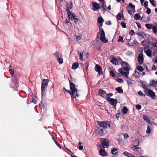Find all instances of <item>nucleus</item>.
Masks as SVG:
<instances>
[{"instance_id": "nucleus-21", "label": "nucleus", "mask_w": 157, "mask_h": 157, "mask_svg": "<svg viewBox=\"0 0 157 157\" xmlns=\"http://www.w3.org/2000/svg\"><path fill=\"white\" fill-rule=\"evenodd\" d=\"M129 8L130 7L132 9V11L133 13H134L135 12V5H133L132 3H130L129 4V5L128 6Z\"/></svg>"}, {"instance_id": "nucleus-16", "label": "nucleus", "mask_w": 157, "mask_h": 157, "mask_svg": "<svg viewBox=\"0 0 157 157\" xmlns=\"http://www.w3.org/2000/svg\"><path fill=\"white\" fill-rule=\"evenodd\" d=\"M93 6L94 8L93 10L94 11H96V10L100 8V5L96 2H94L93 3Z\"/></svg>"}, {"instance_id": "nucleus-57", "label": "nucleus", "mask_w": 157, "mask_h": 157, "mask_svg": "<svg viewBox=\"0 0 157 157\" xmlns=\"http://www.w3.org/2000/svg\"><path fill=\"white\" fill-rule=\"evenodd\" d=\"M151 129H150V128H149V127L148 126H147V130L146 131V132L147 133H150V132H151Z\"/></svg>"}, {"instance_id": "nucleus-3", "label": "nucleus", "mask_w": 157, "mask_h": 157, "mask_svg": "<svg viewBox=\"0 0 157 157\" xmlns=\"http://www.w3.org/2000/svg\"><path fill=\"white\" fill-rule=\"evenodd\" d=\"M97 124L102 128L105 129L109 128L110 127V123L107 121H97Z\"/></svg>"}, {"instance_id": "nucleus-44", "label": "nucleus", "mask_w": 157, "mask_h": 157, "mask_svg": "<svg viewBox=\"0 0 157 157\" xmlns=\"http://www.w3.org/2000/svg\"><path fill=\"white\" fill-rule=\"evenodd\" d=\"M109 74L110 75L113 77H115L116 75L114 72L113 71H110Z\"/></svg>"}, {"instance_id": "nucleus-22", "label": "nucleus", "mask_w": 157, "mask_h": 157, "mask_svg": "<svg viewBox=\"0 0 157 157\" xmlns=\"http://www.w3.org/2000/svg\"><path fill=\"white\" fill-rule=\"evenodd\" d=\"M67 13L68 14V18L71 20H73V18L74 15V13L73 14L71 11L69 12H67Z\"/></svg>"}, {"instance_id": "nucleus-34", "label": "nucleus", "mask_w": 157, "mask_h": 157, "mask_svg": "<svg viewBox=\"0 0 157 157\" xmlns=\"http://www.w3.org/2000/svg\"><path fill=\"white\" fill-rule=\"evenodd\" d=\"M136 78H138L140 76V74L137 71H135L134 73L133 74Z\"/></svg>"}, {"instance_id": "nucleus-45", "label": "nucleus", "mask_w": 157, "mask_h": 157, "mask_svg": "<svg viewBox=\"0 0 157 157\" xmlns=\"http://www.w3.org/2000/svg\"><path fill=\"white\" fill-rule=\"evenodd\" d=\"M134 145L136 146H138L139 144V141L138 140H135L134 142Z\"/></svg>"}, {"instance_id": "nucleus-55", "label": "nucleus", "mask_w": 157, "mask_h": 157, "mask_svg": "<svg viewBox=\"0 0 157 157\" xmlns=\"http://www.w3.org/2000/svg\"><path fill=\"white\" fill-rule=\"evenodd\" d=\"M70 18H67L65 20V23L66 24H67L70 22Z\"/></svg>"}, {"instance_id": "nucleus-5", "label": "nucleus", "mask_w": 157, "mask_h": 157, "mask_svg": "<svg viewBox=\"0 0 157 157\" xmlns=\"http://www.w3.org/2000/svg\"><path fill=\"white\" fill-rule=\"evenodd\" d=\"M104 130H105V129L98 125L96 130L95 133L99 136H101L103 135Z\"/></svg>"}, {"instance_id": "nucleus-62", "label": "nucleus", "mask_w": 157, "mask_h": 157, "mask_svg": "<svg viewBox=\"0 0 157 157\" xmlns=\"http://www.w3.org/2000/svg\"><path fill=\"white\" fill-rule=\"evenodd\" d=\"M124 138L125 139H127L128 137L129 136L127 134H125L124 135Z\"/></svg>"}, {"instance_id": "nucleus-61", "label": "nucleus", "mask_w": 157, "mask_h": 157, "mask_svg": "<svg viewBox=\"0 0 157 157\" xmlns=\"http://www.w3.org/2000/svg\"><path fill=\"white\" fill-rule=\"evenodd\" d=\"M123 154L125 156H127L128 155H129V153H128L127 151H125V152H124L123 153Z\"/></svg>"}, {"instance_id": "nucleus-19", "label": "nucleus", "mask_w": 157, "mask_h": 157, "mask_svg": "<svg viewBox=\"0 0 157 157\" xmlns=\"http://www.w3.org/2000/svg\"><path fill=\"white\" fill-rule=\"evenodd\" d=\"M123 13V11H122L121 13H118L117 14V17L118 20H121V17L124 18Z\"/></svg>"}, {"instance_id": "nucleus-26", "label": "nucleus", "mask_w": 157, "mask_h": 157, "mask_svg": "<svg viewBox=\"0 0 157 157\" xmlns=\"http://www.w3.org/2000/svg\"><path fill=\"white\" fill-rule=\"evenodd\" d=\"M79 66L78 63H75L72 66V68L73 69H75L77 68Z\"/></svg>"}, {"instance_id": "nucleus-4", "label": "nucleus", "mask_w": 157, "mask_h": 157, "mask_svg": "<svg viewBox=\"0 0 157 157\" xmlns=\"http://www.w3.org/2000/svg\"><path fill=\"white\" fill-rule=\"evenodd\" d=\"M48 79H44L42 82L41 86V90L42 96L43 95L44 91L48 86Z\"/></svg>"}, {"instance_id": "nucleus-59", "label": "nucleus", "mask_w": 157, "mask_h": 157, "mask_svg": "<svg viewBox=\"0 0 157 157\" xmlns=\"http://www.w3.org/2000/svg\"><path fill=\"white\" fill-rule=\"evenodd\" d=\"M120 113H117L116 114V117L118 120H119V118L120 117Z\"/></svg>"}, {"instance_id": "nucleus-1", "label": "nucleus", "mask_w": 157, "mask_h": 157, "mask_svg": "<svg viewBox=\"0 0 157 157\" xmlns=\"http://www.w3.org/2000/svg\"><path fill=\"white\" fill-rule=\"evenodd\" d=\"M120 64L122 65L126 66L125 67H122L119 70V72L123 76H124L125 78H128V75L129 74V70L130 67L129 64L126 62L121 61Z\"/></svg>"}, {"instance_id": "nucleus-43", "label": "nucleus", "mask_w": 157, "mask_h": 157, "mask_svg": "<svg viewBox=\"0 0 157 157\" xmlns=\"http://www.w3.org/2000/svg\"><path fill=\"white\" fill-rule=\"evenodd\" d=\"M12 77L13 76L14 70L13 69H10L9 71Z\"/></svg>"}, {"instance_id": "nucleus-24", "label": "nucleus", "mask_w": 157, "mask_h": 157, "mask_svg": "<svg viewBox=\"0 0 157 157\" xmlns=\"http://www.w3.org/2000/svg\"><path fill=\"white\" fill-rule=\"evenodd\" d=\"M104 21V20L102 17H99L98 19V22L100 24L99 26L101 27L102 25V23Z\"/></svg>"}, {"instance_id": "nucleus-15", "label": "nucleus", "mask_w": 157, "mask_h": 157, "mask_svg": "<svg viewBox=\"0 0 157 157\" xmlns=\"http://www.w3.org/2000/svg\"><path fill=\"white\" fill-rule=\"evenodd\" d=\"M66 7L67 8V12H69L70 11V9H71L72 7V2H71L69 3H67L66 4Z\"/></svg>"}, {"instance_id": "nucleus-14", "label": "nucleus", "mask_w": 157, "mask_h": 157, "mask_svg": "<svg viewBox=\"0 0 157 157\" xmlns=\"http://www.w3.org/2000/svg\"><path fill=\"white\" fill-rule=\"evenodd\" d=\"M95 71L98 72V73L99 74H102V71L100 66L96 64L94 67Z\"/></svg>"}, {"instance_id": "nucleus-8", "label": "nucleus", "mask_w": 157, "mask_h": 157, "mask_svg": "<svg viewBox=\"0 0 157 157\" xmlns=\"http://www.w3.org/2000/svg\"><path fill=\"white\" fill-rule=\"evenodd\" d=\"M147 95L153 99H155V93L152 90L149 89L147 91Z\"/></svg>"}, {"instance_id": "nucleus-46", "label": "nucleus", "mask_w": 157, "mask_h": 157, "mask_svg": "<svg viewBox=\"0 0 157 157\" xmlns=\"http://www.w3.org/2000/svg\"><path fill=\"white\" fill-rule=\"evenodd\" d=\"M57 60H58V63L60 64H62L63 63V59L61 58L57 59Z\"/></svg>"}, {"instance_id": "nucleus-63", "label": "nucleus", "mask_w": 157, "mask_h": 157, "mask_svg": "<svg viewBox=\"0 0 157 157\" xmlns=\"http://www.w3.org/2000/svg\"><path fill=\"white\" fill-rule=\"evenodd\" d=\"M118 141L120 144H123V141L122 140L120 139H119L118 140Z\"/></svg>"}, {"instance_id": "nucleus-52", "label": "nucleus", "mask_w": 157, "mask_h": 157, "mask_svg": "<svg viewBox=\"0 0 157 157\" xmlns=\"http://www.w3.org/2000/svg\"><path fill=\"white\" fill-rule=\"evenodd\" d=\"M138 94L142 96V97H143V96H145V95H144L143 93L142 92V91H139L138 92Z\"/></svg>"}, {"instance_id": "nucleus-54", "label": "nucleus", "mask_w": 157, "mask_h": 157, "mask_svg": "<svg viewBox=\"0 0 157 157\" xmlns=\"http://www.w3.org/2000/svg\"><path fill=\"white\" fill-rule=\"evenodd\" d=\"M148 2L147 1H145L144 3V6L145 8H147V5H148Z\"/></svg>"}, {"instance_id": "nucleus-53", "label": "nucleus", "mask_w": 157, "mask_h": 157, "mask_svg": "<svg viewBox=\"0 0 157 157\" xmlns=\"http://www.w3.org/2000/svg\"><path fill=\"white\" fill-rule=\"evenodd\" d=\"M136 107L137 109L139 110L141 109V106L140 105H136Z\"/></svg>"}, {"instance_id": "nucleus-42", "label": "nucleus", "mask_w": 157, "mask_h": 157, "mask_svg": "<svg viewBox=\"0 0 157 157\" xmlns=\"http://www.w3.org/2000/svg\"><path fill=\"white\" fill-rule=\"evenodd\" d=\"M137 70L140 72H142L144 70V69L141 66H138L137 67Z\"/></svg>"}, {"instance_id": "nucleus-49", "label": "nucleus", "mask_w": 157, "mask_h": 157, "mask_svg": "<svg viewBox=\"0 0 157 157\" xmlns=\"http://www.w3.org/2000/svg\"><path fill=\"white\" fill-rule=\"evenodd\" d=\"M121 25L122 27L123 28H126V24L124 22H121Z\"/></svg>"}, {"instance_id": "nucleus-39", "label": "nucleus", "mask_w": 157, "mask_h": 157, "mask_svg": "<svg viewBox=\"0 0 157 157\" xmlns=\"http://www.w3.org/2000/svg\"><path fill=\"white\" fill-rule=\"evenodd\" d=\"M123 37L119 36V39L117 41L118 42H123L124 41L123 40Z\"/></svg>"}, {"instance_id": "nucleus-30", "label": "nucleus", "mask_w": 157, "mask_h": 157, "mask_svg": "<svg viewBox=\"0 0 157 157\" xmlns=\"http://www.w3.org/2000/svg\"><path fill=\"white\" fill-rule=\"evenodd\" d=\"M117 149L116 148H114L112 150L111 153L113 155H116L117 153Z\"/></svg>"}, {"instance_id": "nucleus-50", "label": "nucleus", "mask_w": 157, "mask_h": 157, "mask_svg": "<svg viewBox=\"0 0 157 157\" xmlns=\"http://www.w3.org/2000/svg\"><path fill=\"white\" fill-rule=\"evenodd\" d=\"M146 8L147 9V11H146V13L147 14H149L151 13V9H149L148 7Z\"/></svg>"}, {"instance_id": "nucleus-18", "label": "nucleus", "mask_w": 157, "mask_h": 157, "mask_svg": "<svg viewBox=\"0 0 157 157\" xmlns=\"http://www.w3.org/2000/svg\"><path fill=\"white\" fill-rule=\"evenodd\" d=\"M99 152L100 155L102 156H104L106 155V152L104 149H100L99 151Z\"/></svg>"}, {"instance_id": "nucleus-9", "label": "nucleus", "mask_w": 157, "mask_h": 157, "mask_svg": "<svg viewBox=\"0 0 157 157\" xmlns=\"http://www.w3.org/2000/svg\"><path fill=\"white\" fill-rule=\"evenodd\" d=\"M141 84L142 88L144 89V91L146 93L147 90H149L148 87L150 85H148L146 82L143 81L141 82Z\"/></svg>"}, {"instance_id": "nucleus-58", "label": "nucleus", "mask_w": 157, "mask_h": 157, "mask_svg": "<svg viewBox=\"0 0 157 157\" xmlns=\"http://www.w3.org/2000/svg\"><path fill=\"white\" fill-rule=\"evenodd\" d=\"M75 36L76 37V40H79L81 39V37L80 36L77 35V36Z\"/></svg>"}, {"instance_id": "nucleus-6", "label": "nucleus", "mask_w": 157, "mask_h": 157, "mask_svg": "<svg viewBox=\"0 0 157 157\" xmlns=\"http://www.w3.org/2000/svg\"><path fill=\"white\" fill-rule=\"evenodd\" d=\"M101 36L100 38V40L104 43H107L108 40L105 37V33L102 29H101Z\"/></svg>"}, {"instance_id": "nucleus-33", "label": "nucleus", "mask_w": 157, "mask_h": 157, "mask_svg": "<svg viewBox=\"0 0 157 157\" xmlns=\"http://www.w3.org/2000/svg\"><path fill=\"white\" fill-rule=\"evenodd\" d=\"M144 121L147 123H150V121L148 119L146 115L144 116Z\"/></svg>"}, {"instance_id": "nucleus-13", "label": "nucleus", "mask_w": 157, "mask_h": 157, "mask_svg": "<svg viewBox=\"0 0 157 157\" xmlns=\"http://www.w3.org/2000/svg\"><path fill=\"white\" fill-rule=\"evenodd\" d=\"M144 52L148 57H151V56L152 53L150 49L145 48H144Z\"/></svg>"}, {"instance_id": "nucleus-10", "label": "nucleus", "mask_w": 157, "mask_h": 157, "mask_svg": "<svg viewBox=\"0 0 157 157\" xmlns=\"http://www.w3.org/2000/svg\"><path fill=\"white\" fill-rule=\"evenodd\" d=\"M138 61L139 64L140 65L142 64L144 61L143 56L142 53H140L138 56Z\"/></svg>"}, {"instance_id": "nucleus-29", "label": "nucleus", "mask_w": 157, "mask_h": 157, "mask_svg": "<svg viewBox=\"0 0 157 157\" xmlns=\"http://www.w3.org/2000/svg\"><path fill=\"white\" fill-rule=\"evenodd\" d=\"M134 18L136 20L140 19V14L138 13L134 15Z\"/></svg>"}, {"instance_id": "nucleus-36", "label": "nucleus", "mask_w": 157, "mask_h": 157, "mask_svg": "<svg viewBox=\"0 0 157 157\" xmlns=\"http://www.w3.org/2000/svg\"><path fill=\"white\" fill-rule=\"evenodd\" d=\"M152 28L153 32L154 33H156L157 32V27L155 26V24L154 26H152Z\"/></svg>"}, {"instance_id": "nucleus-27", "label": "nucleus", "mask_w": 157, "mask_h": 157, "mask_svg": "<svg viewBox=\"0 0 157 157\" xmlns=\"http://www.w3.org/2000/svg\"><path fill=\"white\" fill-rule=\"evenodd\" d=\"M94 48L95 50H97L98 51H100L101 50V46L98 45H95L94 46Z\"/></svg>"}, {"instance_id": "nucleus-17", "label": "nucleus", "mask_w": 157, "mask_h": 157, "mask_svg": "<svg viewBox=\"0 0 157 157\" xmlns=\"http://www.w3.org/2000/svg\"><path fill=\"white\" fill-rule=\"evenodd\" d=\"M111 62L115 65H118L120 64V63H119L118 60L114 58H113L111 60Z\"/></svg>"}, {"instance_id": "nucleus-28", "label": "nucleus", "mask_w": 157, "mask_h": 157, "mask_svg": "<svg viewBox=\"0 0 157 157\" xmlns=\"http://www.w3.org/2000/svg\"><path fill=\"white\" fill-rule=\"evenodd\" d=\"M128 111V109L125 106H124L123 108L122 112L124 114H126Z\"/></svg>"}, {"instance_id": "nucleus-47", "label": "nucleus", "mask_w": 157, "mask_h": 157, "mask_svg": "<svg viewBox=\"0 0 157 157\" xmlns=\"http://www.w3.org/2000/svg\"><path fill=\"white\" fill-rule=\"evenodd\" d=\"M131 148L132 150H134L135 151H136V149H138L140 150V148L137 147L136 146L132 147Z\"/></svg>"}, {"instance_id": "nucleus-35", "label": "nucleus", "mask_w": 157, "mask_h": 157, "mask_svg": "<svg viewBox=\"0 0 157 157\" xmlns=\"http://www.w3.org/2000/svg\"><path fill=\"white\" fill-rule=\"evenodd\" d=\"M116 90L120 93H123V91L121 87H118L116 88Z\"/></svg>"}, {"instance_id": "nucleus-60", "label": "nucleus", "mask_w": 157, "mask_h": 157, "mask_svg": "<svg viewBox=\"0 0 157 157\" xmlns=\"http://www.w3.org/2000/svg\"><path fill=\"white\" fill-rule=\"evenodd\" d=\"M137 34L140 36H143V35L144 34V33H137Z\"/></svg>"}, {"instance_id": "nucleus-2", "label": "nucleus", "mask_w": 157, "mask_h": 157, "mask_svg": "<svg viewBox=\"0 0 157 157\" xmlns=\"http://www.w3.org/2000/svg\"><path fill=\"white\" fill-rule=\"evenodd\" d=\"M69 82L71 91L65 89L66 91L70 94L71 98H76L78 97V94L77 93V89L76 88L75 84L73 83H71L70 80Z\"/></svg>"}, {"instance_id": "nucleus-64", "label": "nucleus", "mask_w": 157, "mask_h": 157, "mask_svg": "<svg viewBox=\"0 0 157 157\" xmlns=\"http://www.w3.org/2000/svg\"><path fill=\"white\" fill-rule=\"evenodd\" d=\"M128 157H135V156H133L132 154L129 153V155H128L127 156Z\"/></svg>"}, {"instance_id": "nucleus-38", "label": "nucleus", "mask_w": 157, "mask_h": 157, "mask_svg": "<svg viewBox=\"0 0 157 157\" xmlns=\"http://www.w3.org/2000/svg\"><path fill=\"white\" fill-rule=\"evenodd\" d=\"M83 55V52L79 53V59L80 60H81V61H83L84 60L83 58V56H82Z\"/></svg>"}, {"instance_id": "nucleus-32", "label": "nucleus", "mask_w": 157, "mask_h": 157, "mask_svg": "<svg viewBox=\"0 0 157 157\" xmlns=\"http://www.w3.org/2000/svg\"><path fill=\"white\" fill-rule=\"evenodd\" d=\"M145 26L146 28L148 29H151L152 28V25L150 24H146L145 25Z\"/></svg>"}, {"instance_id": "nucleus-11", "label": "nucleus", "mask_w": 157, "mask_h": 157, "mask_svg": "<svg viewBox=\"0 0 157 157\" xmlns=\"http://www.w3.org/2000/svg\"><path fill=\"white\" fill-rule=\"evenodd\" d=\"M109 141L107 139H104L102 143V146L103 148H107L109 146Z\"/></svg>"}, {"instance_id": "nucleus-7", "label": "nucleus", "mask_w": 157, "mask_h": 157, "mask_svg": "<svg viewBox=\"0 0 157 157\" xmlns=\"http://www.w3.org/2000/svg\"><path fill=\"white\" fill-rule=\"evenodd\" d=\"M98 93L99 95L104 98H106L107 93L104 90L101 89H100L99 90Z\"/></svg>"}, {"instance_id": "nucleus-31", "label": "nucleus", "mask_w": 157, "mask_h": 157, "mask_svg": "<svg viewBox=\"0 0 157 157\" xmlns=\"http://www.w3.org/2000/svg\"><path fill=\"white\" fill-rule=\"evenodd\" d=\"M74 15L73 18V20H74V21L75 23H76L79 20V19L76 16L75 13H74Z\"/></svg>"}, {"instance_id": "nucleus-23", "label": "nucleus", "mask_w": 157, "mask_h": 157, "mask_svg": "<svg viewBox=\"0 0 157 157\" xmlns=\"http://www.w3.org/2000/svg\"><path fill=\"white\" fill-rule=\"evenodd\" d=\"M54 56L56 57V58H57V59L59 58H61L62 55L59 52H56L54 54Z\"/></svg>"}, {"instance_id": "nucleus-37", "label": "nucleus", "mask_w": 157, "mask_h": 157, "mask_svg": "<svg viewBox=\"0 0 157 157\" xmlns=\"http://www.w3.org/2000/svg\"><path fill=\"white\" fill-rule=\"evenodd\" d=\"M151 45L155 47H157V40L155 39L154 40V43H153Z\"/></svg>"}, {"instance_id": "nucleus-25", "label": "nucleus", "mask_w": 157, "mask_h": 157, "mask_svg": "<svg viewBox=\"0 0 157 157\" xmlns=\"http://www.w3.org/2000/svg\"><path fill=\"white\" fill-rule=\"evenodd\" d=\"M101 3L102 5L101 6V7L102 9V10L105 12L106 11L105 8L106 6L105 4V1L103 2H101Z\"/></svg>"}, {"instance_id": "nucleus-56", "label": "nucleus", "mask_w": 157, "mask_h": 157, "mask_svg": "<svg viewBox=\"0 0 157 157\" xmlns=\"http://www.w3.org/2000/svg\"><path fill=\"white\" fill-rule=\"evenodd\" d=\"M117 81L120 83H121L123 82V79L121 78H119L117 79Z\"/></svg>"}, {"instance_id": "nucleus-48", "label": "nucleus", "mask_w": 157, "mask_h": 157, "mask_svg": "<svg viewBox=\"0 0 157 157\" xmlns=\"http://www.w3.org/2000/svg\"><path fill=\"white\" fill-rule=\"evenodd\" d=\"M127 9L128 10V12L129 14H131L132 13V12H133L132 11V10H129V7H127Z\"/></svg>"}, {"instance_id": "nucleus-20", "label": "nucleus", "mask_w": 157, "mask_h": 157, "mask_svg": "<svg viewBox=\"0 0 157 157\" xmlns=\"http://www.w3.org/2000/svg\"><path fill=\"white\" fill-rule=\"evenodd\" d=\"M157 84V81H156L154 80L150 82L149 85L150 86L155 87Z\"/></svg>"}, {"instance_id": "nucleus-41", "label": "nucleus", "mask_w": 157, "mask_h": 157, "mask_svg": "<svg viewBox=\"0 0 157 157\" xmlns=\"http://www.w3.org/2000/svg\"><path fill=\"white\" fill-rule=\"evenodd\" d=\"M107 97L106 98H107V100H109L111 98H109L110 97H111L113 95L112 93H109V94H107Z\"/></svg>"}, {"instance_id": "nucleus-51", "label": "nucleus", "mask_w": 157, "mask_h": 157, "mask_svg": "<svg viewBox=\"0 0 157 157\" xmlns=\"http://www.w3.org/2000/svg\"><path fill=\"white\" fill-rule=\"evenodd\" d=\"M150 3L152 4V5L154 6H155V1L154 0H150Z\"/></svg>"}, {"instance_id": "nucleus-40", "label": "nucleus", "mask_w": 157, "mask_h": 157, "mask_svg": "<svg viewBox=\"0 0 157 157\" xmlns=\"http://www.w3.org/2000/svg\"><path fill=\"white\" fill-rule=\"evenodd\" d=\"M18 81V78L17 77H14L13 80V82L14 84H16L17 83V82Z\"/></svg>"}, {"instance_id": "nucleus-12", "label": "nucleus", "mask_w": 157, "mask_h": 157, "mask_svg": "<svg viewBox=\"0 0 157 157\" xmlns=\"http://www.w3.org/2000/svg\"><path fill=\"white\" fill-rule=\"evenodd\" d=\"M110 102V104L111 105L114 107L115 108H116V105L117 103V100L116 99H114L112 98H111L108 101Z\"/></svg>"}]
</instances>
